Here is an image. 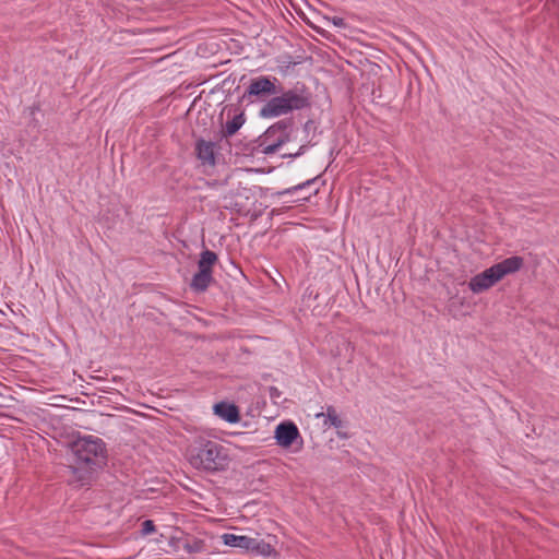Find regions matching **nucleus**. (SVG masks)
Segmentation results:
<instances>
[{"label": "nucleus", "instance_id": "9", "mask_svg": "<svg viewBox=\"0 0 559 559\" xmlns=\"http://www.w3.org/2000/svg\"><path fill=\"white\" fill-rule=\"evenodd\" d=\"M247 202L252 198L254 201L247 209V216L250 215L251 221H255L270 206L269 198L261 187L252 186L247 189Z\"/></svg>", "mask_w": 559, "mask_h": 559}, {"label": "nucleus", "instance_id": "18", "mask_svg": "<svg viewBox=\"0 0 559 559\" xmlns=\"http://www.w3.org/2000/svg\"><path fill=\"white\" fill-rule=\"evenodd\" d=\"M223 543L230 547H245V536L226 533L222 535Z\"/></svg>", "mask_w": 559, "mask_h": 559}, {"label": "nucleus", "instance_id": "21", "mask_svg": "<svg viewBox=\"0 0 559 559\" xmlns=\"http://www.w3.org/2000/svg\"><path fill=\"white\" fill-rule=\"evenodd\" d=\"M332 22H333V24H334L335 26H338V27L345 26V21H344V19H342V17L334 16V17L332 19Z\"/></svg>", "mask_w": 559, "mask_h": 559}, {"label": "nucleus", "instance_id": "4", "mask_svg": "<svg viewBox=\"0 0 559 559\" xmlns=\"http://www.w3.org/2000/svg\"><path fill=\"white\" fill-rule=\"evenodd\" d=\"M224 116L226 120L222 124V139L226 140V142L229 144L230 154H234L237 157H241L245 155V146L237 144L233 147L229 140L245 124V108H242L241 105H228L222 112V117Z\"/></svg>", "mask_w": 559, "mask_h": 559}, {"label": "nucleus", "instance_id": "3", "mask_svg": "<svg viewBox=\"0 0 559 559\" xmlns=\"http://www.w3.org/2000/svg\"><path fill=\"white\" fill-rule=\"evenodd\" d=\"M71 452L75 464H83L92 468H102L106 464L105 442L94 436L78 438L71 444Z\"/></svg>", "mask_w": 559, "mask_h": 559}, {"label": "nucleus", "instance_id": "15", "mask_svg": "<svg viewBox=\"0 0 559 559\" xmlns=\"http://www.w3.org/2000/svg\"><path fill=\"white\" fill-rule=\"evenodd\" d=\"M213 271H206L203 269H199L198 272L193 275L191 280V288L194 292H205L213 281Z\"/></svg>", "mask_w": 559, "mask_h": 559}, {"label": "nucleus", "instance_id": "20", "mask_svg": "<svg viewBox=\"0 0 559 559\" xmlns=\"http://www.w3.org/2000/svg\"><path fill=\"white\" fill-rule=\"evenodd\" d=\"M155 531H156V527L152 520H145L142 523V530H141L142 535H150V534H153Z\"/></svg>", "mask_w": 559, "mask_h": 559}, {"label": "nucleus", "instance_id": "16", "mask_svg": "<svg viewBox=\"0 0 559 559\" xmlns=\"http://www.w3.org/2000/svg\"><path fill=\"white\" fill-rule=\"evenodd\" d=\"M216 261H217V254L214 251L206 249V250L202 251L200 254V260L198 261V269L212 271Z\"/></svg>", "mask_w": 559, "mask_h": 559}, {"label": "nucleus", "instance_id": "13", "mask_svg": "<svg viewBox=\"0 0 559 559\" xmlns=\"http://www.w3.org/2000/svg\"><path fill=\"white\" fill-rule=\"evenodd\" d=\"M524 264V260L522 257L513 255L502 260L499 263L493 264V269L499 276V278H503L508 274H512L518 272Z\"/></svg>", "mask_w": 559, "mask_h": 559}, {"label": "nucleus", "instance_id": "22", "mask_svg": "<svg viewBox=\"0 0 559 559\" xmlns=\"http://www.w3.org/2000/svg\"><path fill=\"white\" fill-rule=\"evenodd\" d=\"M306 148H307V145H301L296 153L289 154L288 156L289 157H298V156L302 155L306 152Z\"/></svg>", "mask_w": 559, "mask_h": 559}, {"label": "nucleus", "instance_id": "17", "mask_svg": "<svg viewBox=\"0 0 559 559\" xmlns=\"http://www.w3.org/2000/svg\"><path fill=\"white\" fill-rule=\"evenodd\" d=\"M325 416L326 420L325 424L329 421L331 426H333L336 429H340L344 426L343 420L340 418L336 409L334 406L329 405L325 408V413L318 414L317 417Z\"/></svg>", "mask_w": 559, "mask_h": 559}, {"label": "nucleus", "instance_id": "10", "mask_svg": "<svg viewBox=\"0 0 559 559\" xmlns=\"http://www.w3.org/2000/svg\"><path fill=\"white\" fill-rule=\"evenodd\" d=\"M499 281L500 278L497 275L493 266H490L483 271L481 273L473 276L468 282V287L473 293L479 294L489 289Z\"/></svg>", "mask_w": 559, "mask_h": 559}, {"label": "nucleus", "instance_id": "5", "mask_svg": "<svg viewBox=\"0 0 559 559\" xmlns=\"http://www.w3.org/2000/svg\"><path fill=\"white\" fill-rule=\"evenodd\" d=\"M293 124V119L286 118L269 127L261 140L262 152L264 154H273L282 145L289 142Z\"/></svg>", "mask_w": 559, "mask_h": 559}, {"label": "nucleus", "instance_id": "12", "mask_svg": "<svg viewBox=\"0 0 559 559\" xmlns=\"http://www.w3.org/2000/svg\"><path fill=\"white\" fill-rule=\"evenodd\" d=\"M70 468L72 473L70 481L79 487L91 485L94 479V473L98 469L83 464H75L73 462Z\"/></svg>", "mask_w": 559, "mask_h": 559}, {"label": "nucleus", "instance_id": "2", "mask_svg": "<svg viewBox=\"0 0 559 559\" xmlns=\"http://www.w3.org/2000/svg\"><path fill=\"white\" fill-rule=\"evenodd\" d=\"M280 93L281 95L273 96L261 108V117H280L294 110H301L310 106V93L304 85L295 86L287 91L280 90Z\"/></svg>", "mask_w": 559, "mask_h": 559}, {"label": "nucleus", "instance_id": "6", "mask_svg": "<svg viewBox=\"0 0 559 559\" xmlns=\"http://www.w3.org/2000/svg\"><path fill=\"white\" fill-rule=\"evenodd\" d=\"M277 79L272 80L267 76H259L252 79L247 87V95L255 100L265 102L271 96L280 93L276 86Z\"/></svg>", "mask_w": 559, "mask_h": 559}, {"label": "nucleus", "instance_id": "8", "mask_svg": "<svg viewBox=\"0 0 559 559\" xmlns=\"http://www.w3.org/2000/svg\"><path fill=\"white\" fill-rule=\"evenodd\" d=\"M274 540L275 536L272 535H267V540L247 535V554L266 559H275L277 552L274 548Z\"/></svg>", "mask_w": 559, "mask_h": 559}, {"label": "nucleus", "instance_id": "14", "mask_svg": "<svg viewBox=\"0 0 559 559\" xmlns=\"http://www.w3.org/2000/svg\"><path fill=\"white\" fill-rule=\"evenodd\" d=\"M216 416L229 424H236L240 420L239 409L235 404L228 402H219L213 406Z\"/></svg>", "mask_w": 559, "mask_h": 559}, {"label": "nucleus", "instance_id": "25", "mask_svg": "<svg viewBox=\"0 0 559 559\" xmlns=\"http://www.w3.org/2000/svg\"><path fill=\"white\" fill-rule=\"evenodd\" d=\"M338 436H340L341 438H347V435H346V433L338 432Z\"/></svg>", "mask_w": 559, "mask_h": 559}, {"label": "nucleus", "instance_id": "24", "mask_svg": "<svg viewBox=\"0 0 559 559\" xmlns=\"http://www.w3.org/2000/svg\"><path fill=\"white\" fill-rule=\"evenodd\" d=\"M29 110H31V114H32V115H34V112H35L36 110H38V108H37V107H35V106H33V107H31V108H29Z\"/></svg>", "mask_w": 559, "mask_h": 559}, {"label": "nucleus", "instance_id": "11", "mask_svg": "<svg viewBox=\"0 0 559 559\" xmlns=\"http://www.w3.org/2000/svg\"><path fill=\"white\" fill-rule=\"evenodd\" d=\"M216 143L198 139L195 141V154L202 165L215 166L216 164Z\"/></svg>", "mask_w": 559, "mask_h": 559}, {"label": "nucleus", "instance_id": "19", "mask_svg": "<svg viewBox=\"0 0 559 559\" xmlns=\"http://www.w3.org/2000/svg\"><path fill=\"white\" fill-rule=\"evenodd\" d=\"M318 178L319 177H313V178L308 179V180H306V181H304L301 183H298V185H296L294 187H290V188L284 189L282 191H278L277 195L294 194V193H296V192H298L300 190H304V189L314 185L316 181L318 180Z\"/></svg>", "mask_w": 559, "mask_h": 559}, {"label": "nucleus", "instance_id": "1", "mask_svg": "<svg viewBox=\"0 0 559 559\" xmlns=\"http://www.w3.org/2000/svg\"><path fill=\"white\" fill-rule=\"evenodd\" d=\"M187 457L194 468L211 473L225 469L229 462L227 448L205 438L197 439L189 447Z\"/></svg>", "mask_w": 559, "mask_h": 559}, {"label": "nucleus", "instance_id": "7", "mask_svg": "<svg viewBox=\"0 0 559 559\" xmlns=\"http://www.w3.org/2000/svg\"><path fill=\"white\" fill-rule=\"evenodd\" d=\"M274 438L276 440V444L284 449L292 448L296 441L299 440V447L297 450L301 449L302 438L299 432L297 425L292 420H285L280 423L274 431Z\"/></svg>", "mask_w": 559, "mask_h": 559}, {"label": "nucleus", "instance_id": "23", "mask_svg": "<svg viewBox=\"0 0 559 559\" xmlns=\"http://www.w3.org/2000/svg\"><path fill=\"white\" fill-rule=\"evenodd\" d=\"M278 390L276 388H271V396L274 397V396H278Z\"/></svg>", "mask_w": 559, "mask_h": 559}, {"label": "nucleus", "instance_id": "27", "mask_svg": "<svg viewBox=\"0 0 559 559\" xmlns=\"http://www.w3.org/2000/svg\"><path fill=\"white\" fill-rule=\"evenodd\" d=\"M252 33H254L255 35H259L258 29H254Z\"/></svg>", "mask_w": 559, "mask_h": 559}, {"label": "nucleus", "instance_id": "26", "mask_svg": "<svg viewBox=\"0 0 559 559\" xmlns=\"http://www.w3.org/2000/svg\"><path fill=\"white\" fill-rule=\"evenodd\" d=\"M318 192H319V188H317V189L312 192V194H318Z\"/></svg>", "mask_w": 559, "mask_h": 559}]
</instances>
